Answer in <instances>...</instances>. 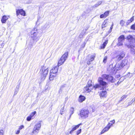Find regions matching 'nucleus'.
Returning <instances> with one entry per match:
<instances>
[{"label":"nucleus","instance_id":"obj_1","mask_svg":"<svg viewBox=\"0 0 135 135\" xmlns=\"http://www.w3.org/2000/svg\"><path fill=\"white\" fill-rule=\"evenodd\" d=\"M98 81L99 84H97L95 85H92L91 84L92 81L89 80L88 83L87 85L85 87L84 89V90L85 92L88 93L90 92L93 91L91 90L93 89L95 90L99 91V90H101L102 91H100V93H106L107 92V89H106L105 88H104L103 87L101 86H105L107 84V83L103 80V79L102 78H99L98 80Z\"/></svg>","mask_w":135,"mask_h":135},{"label":"nucleus","instance_id":"obj_2","mask_svg":"<svg viewBox=\"0 0 135 135\" xmlns=\"http://www.w3.org/2000/svg\"><path fill=\"white\" fill-rule=\"evenodd\" d=\"M123 68L120 63H117L116 65L114 66L113 67V65H110L108 70L109 71L110 73L113 74L115 71V69L117 70H118Z\"/></svg>","mask_w":135,"mask_h":135},{"label":"nucleus","instance_id":"obj_3","mask_svg":"<svg viewBox=\"0 0 135 135\" xmlns=\"http://www.w3.org/2000/svg\"><path fill=\"white\" fill-rule=\"evenodd\" d=\"M49 70L47 68L44 66H42L40 71V73L41 75V79L44 80L45 79L48 73Z\"/></svg>","mask_w":135,"mask_h":135},{"label":"nucleus","instance_id":"obj_4","mask_svg":"<svg viewBox=\"0 0 135 135\" xmlns=\"http://www.w3.org/2000/svg\"><path fill=\"white\" fill-rule=\"evenodd\" d=\"M89 112L88 109L83 108L80 111L78 115L82 119H85L87 118Z\"/></svg>","mask_w":135,"mask_h":135},{"label":"nucleus","instance_id":"obj_5","mask_svg":"<svg viewBox=\"0 0 135 135\" xmlns=\"http://www.w3.org/2000/svg\"><path fill=\"white\" fill-rule=\"evenodd\" d=\"M32 38L35 41H38L40 37L38 35V33L37 32V30L36 27H35L32 30L31 32Z\"/></svg>","mask_w":135,"mask_h":135},{"label":"nucleus","instance_id":"obj_6","mask_svg":"<svg viewBox=\"0 0 135 135\" xmlns=\"http://www.w3.org/2000/svg\"><path fill=\"white\" fill-rule=\"evenodd\" d=\"M68 56V52H65L62 56L58 62V65L59 66H60L64 63L67 59Z\"/></svg>","mask_w":135,"mask_h":135},{"label":"nucleus","instance_id":"obj_7","mask_svg":"<svg viewBox=\"0 0 135 135\" xmlns=\"http://www.w3.org/2000/svg\"><path fill=\"white\" fill-rule=\"evenodd\" d=\"M68 56V52H65L62 56L58 62V65L59 66H60L64 63L67 59Z\"/></svg>","mask_w":135,"mask_h":135},{"label":"nucleus","instance_id":"obj_8","mask_svg":"<svg viewBox=\"0 0 135 135\" xmlns=\"http://www.w3.org/2000/svg\"><path fill=\"white\" fill-rule=\"evenodd\" d=\"M41 126V123L39 122L34 126L32 134H37L39 132Z\"/></svg>","mask_w":135,"mask_h":135},{"label":"nucleus","instance_id":"obj_9","mask_svg":"<svg viewBox=\"0 0 135 135\" xmlns=\"http://www.w3.org/2000/svg\"><path fill=\"white\" fill-rule=\"evenodd\" d=\"M102 77L103 78L106 79L107 80L111 83H113L115 81V79L110 75L104 74L102 75Z\"/></svg>","mask_w":135,"mask_h":135},{"label":"nucleus","instance_id":"obj_10","mask_svg":"<svg viewBox=\"0 0 135 135\" xmlns=\"http://www.w3.org/2000/svg\"><path fill=\"white\" fill-rule=\"evenodd\" d=\"M16 12L17 16L18 17L20 14L24 16L26 15V13L23 9H18L16 10Z\"/></svg>","mask_w":135,"mask_h":135},{"label":"nucleus","instance_id":"obj_11","mask_svg":"<svg viewBox=\"0 0 135 135\" xmlns=\"http://www.w3.org/2000/svg\"><path fill=\"white\" fill-rule=\"evenodd\" d=\"M124 56L125 54H124V52L123 51L122 52L117 56L116 57V59L117 60V61H119L122 59Z\"/></svg>","mask_w":135,"mask_h":135},{"label":"nucleus","instance_id":"obj_12","mask_svg":"<svg viewBox=\"0 0 135 135\" xmlns=\"http://www.w3.org/2000/svg\"><path fill=\"white\" fill-rule=\"evenodd\" d=\"M82 124L81 123H80L76 126H72L71 130L70 131V134H72L73 132L77 128H78L79 126Z\"/></svg>","mask_w":135,"mask_h":135},{"label":"nucleus","instance_id":"obj_13","mask_svg":"<svg viewBox=\"0 0 135 135\" xmlns=\"http://www.w3.org/2000/svg\"><path fill=\"white\" fill-rule=\"evenodd\" d=\"M126 39L128 40L130 43H132V41L134 42L135 41V39L133 38L132 36L130 35L128 36Z\"/></svg>","mask_w":135,"mask_h":135},{"label":"nucleus","instance_id":"obj_14","mask_svg":"<svg viewBox=\"0 0 135 135\" xmlns=\"http://www.w3.org/2000/svg\"><path fill=\"white\" fill-rule=\"evenodd\" d=\"M59 66H56L54 67L52 69L50 70V73H55L56 74L58 71V68Z\"/></svg>","mask_w":135,"mask_h":135},{"label":"nucleus","instance_id":"obj_15","mask_svg":"<svg viewBox=\"0 0 135 135\" xmlns=\"http://www.w3.org/2000/svg\"><path fill=\"white\" fill-rule=\"evenodd\" d=\"M86 99L85 97L82 95H80L79 97L78 101L80 103L84 101Z\"/></svg>","mask_w":135,"mask_h":135},{"label":"nucleus","instance_id":"obj_16","mask_svg":"<svg viewBox=\"0 0 135 135\" xmlns=\"http://www.w3.org/2000/svg\"><path fill=\"white\" fill-rule=\"evenodd\" d=\"M74 109L73 107H71L70 109V112L69 113L70 114V116L69 119L71 118V115L74 113Z\"/></svg>","mask_w":135,"mask_h":135},{"label":"nucleus","instance_id":"obj_17","mask_svg":"<svg viewBox=\"0 0 135 135\" xmlns=\"http://www.w3.org/2000/svg\"><path fill=\"white\" fill-rule=\"evenodd\" d=\"M38 41H35L34 40L32 39V40L30 41L29 45L31 46H33V45H35Z\"/></svg>","mask_w":135,"mask_h":135},{"label":"nucleus","instance_id":"obj_18","mask_svg":"<svg viewBox=\"0 0 135 135\" xmlns=\"http://www.w3.org/2000/svg\"><path fill=\"white\" fill-rule=\"evenodd\" d=\"M110 128V127L108 126V125L102 131L101 133H104L105 132L107 131Z\"/></svg>","mask_w":135,"mask_h":135},{"label":"nucleus","instance_id":"obj_19","mask_svg":"<svg viewBox=\"0 0 135 135\" xmlns=\"http://www.w3.org/2000/svg\"><path fill=\"white\" fill-rule=\"evenodd\" d=\"M66 86L65 84H64L61 85L60 87V89L59 90V93L60 92H64L63 91L64 89V88H65Z\"/></svg>","mask_w":135,"mask_h":135},{"label":"nucleus","instance_id":"obj_20","mask_svg":"<svg viewBox=\"0 0 135 135\" xmlns=\"http://www.w3.org/2000/svg\"><path fill=\"white\" fill-rule=\"evenodd\" d=\"M8 19L7 17V16L4 15L3 16L1 21L3 23H5L6 22V20Z\"/></svg>","mask_w":135,"mask_h":135},{"label":"nucleus","instance_id":"obj_21","mask_svg":"<svg viewBox=\"0 0 135 135\" xmlns=\"http://www.w3.org/2000/svg\"><path fill=\"white\" fill-rule=\"evenodd\" d=\"M128 62V60H122L121 64L123 68L124 66L126 65Z\"/></svg>","mask_w":135,"mask_h":135},{"label":"nucleus","instance_id":"obj_22","mask_svg":"<svg viewBox=\"0 0 135 135\" xmlns=\"http://www.w3.org/2000/svg\"><path fill=\"white\" fill-rule=\"evenodd\" d=\"M108 19L105 20L104 22H103V24L102 25V28L105 27L107 25V23Z\"/></svg>","mask_w":135,"mask_h":135},{"label":"nucleus","instance_id":"obj_23","mask_svg":"<svg viewBox=\"0 0 135 135\" xmlns=\"http://www.w3.org/2000/svg\"><path fill=\"white\" fill-rule=\"evenodd\" d=\"M134 20V17H132L130 20L127 21L126 22V25L127 26L128 25L129 23H131Z\"/></svg>","mask_w":135,"mask_h":135},{"label":"nucleus","instance_id":"obj_24","mask_svg":"<svg viewBox=\"0 0 135 135\" xmlns=\"http://www.w3.org/2000/svg\"><path fill=\"white\" fill-rule=\"evenodd\" d=\"M95 57V54H94L93 55L90 56V59H89L88 60H90L91 62L93 61L94 60V58Z\"/></svg>","mask_w":135,"mask_h":135},{"label":"nucleus","instance_id":"obj_25","mask_svg":"<svg viewBox=\"0 0 135 135\" xmlns=\"http://www.w3.org/2000/svg\"><path fill=\"white\" fill-rule=\"evenodd\" d=\"M115 121L114 120H112L110 121L107 125L108 126H110V127L112 126L113 124L115 123Z\"/></svg>","mask_w":135,"mask_h":135},{"label":"nucleus","instance_id":"obj_26","mask_svg":"<svg viewBox=\"0 0 135 135\" xmlns=\"http://www.w3.org/2000/svg\"><path fill=\"white\" fill-rule=\"evenodd\" d=\"M108 43V40H106L103 43V44L102 45V46L101 47V49H104V48L107 44Z\"/></svg>","mask_w":135,"mask_h":135},{"label":"nucleus","instance_id":"obj_27","mask_svg":"<svg viewBox=\"0 0 135 135\" xmlns=\"http://www.w3.org/2000/svg\"><path fill=\"white\" fill-rule=\"evenodd\" d=\"M107 93H100L99 96L101 98H106L107 97Z\"/></svg>","mask_w":135,"mask_h":135},{"label":"nucleus","instance_id":"obj_28","mask_svg":"<svg viewBox=\"0 0 135 135\" xmlns=\"http://www.w3.org/2000/svg\"><path fill=\"white\" fill-rule=\"evenodd\" d=\"M56 76V74H55L54 75H52V73L50 74V76H49V79L50 80H53L54 78Z\"/></svg>","mask_w":135,"mask_h":135},{"label":"nucleus","instance_id":"obj_29","mask_svg":"<svg viewBox=\"0 0 135 135\" xmlns=\"http://www.w3.org/2000/svg\"><path fill=\"white\" fill-rule=\"evenodd\" d=\"M127 95H124L123 96H122L121 98V99L119 101V102L120 103L122 101L124 100V99H125L127 98Z\"/></svg>","mask_w":135,"mask_h":135},{"label":"nucleus","instance_id":"obj_30","mask_svg":"<svg viewBox=\"0 0 135 135\" xmlns=\"http://www.w3.org/2000/svg\"><path fill=\"white\" fill-rule=\"evenodd\" d=\"M36 111H35L32 112L30 115V116L33 119L34 118V116L36 114Z\"/></svg>","mask_w":135,"mask_h":135},{"label":"nucleus","instance_id":"obj_31","mask_svg":"<svg viewBox=\"0 0 135 135\" xmlns=\"http://www.w3.org/2000/svg\"><path fill=\"white\" fill-rule=\"evenodd\" d=\"M102 3V1H98L95 5H94V7H98Z\"/></svg>","mask_w":135,"mask_h":135},{"label":"nucleus","instance_id":"obj_32","mask_svg":"<svg viewBox=\"0 0 135 135\" xmlns=\"http://www.w3.org/2000/svg\"><path fill=\"white\" fill-rule=\"evenodd\" d=\"M135 101V97L129 103L128 106L131 105Z\"/></svg>","mask_w":135,"mask_h":135},{"label":"nucleus","instance_id":"obj_33","mask_svg":"<svg viewBox=\"0 0 135 135\" xmlns=\"http://www.w3.org/2000/svg\"><path fill=\"white\" fill-rule=\"evenodd\" d=\"M125 45L128 48H131L132 47V44H131L130 43L129 44H126Z\"/></svg>","mask_w":135,"mask_h":135},{"label":"nucleus","instance_id":"obj_34","mask_svg":"<svg viewBox=\"0 0 135 135\" xmlns=\"http://www.w3.org/2000/svg\"><path fill=\"white\" fill-rule=\"evenodd\" d=\"M49 25L47 23H46L44 26L43 28L45 29L49 27Z\"/></svg>","mask_w":135,"mask_h":135},{"label":"nucleus","instance_id":"obj_35","mask_svg":"<svg viewBox=\"0 0 135 135\" xmlns=\"http://www.w3.org/2000/svg\"><path fill=\"white\" fill-rule=\"evenodd\" d=\"M131 53L133 54H135V50L133 48H132V47H131Z\"/></svg>","mask_w":135,"mask_h":135},{"label":"nucleus","instance_id":"obj_36","mask_svg":"<svg viewBox=\"0 0 135 135\" xmlns=\"http://www.w3.org/2000/svg\"><path fill=\"white\" fill-rule=\"evenodd\" d=\"M125 22L123 20H122L120 21V25L122 26H123L124 25Z\"/></svg>","mask_w":135,"mask_h":135},{"label":"nucleus","instance_id":"obj_37","mask_svg":"<svg viewBox=\"0 0 135 135\" xmlns=\"http://www.w3.org/2000/svg\"><path fill=\"white\" fill-rule=\"evenodd\" d=\"M109 13V11H107L105 12L104 13L105 16V17H107Z\"/></svg>","mask_w":135,"mask_h":135},{"label":"nucleus","instance_id":"obj_38","mask_svg":"<svg viewBox=\"0 0 135 135\" xmlns=\"http://www.w3.org/2000/svg\"><path fill=\"white\" fill-rule=\"evenodd\" d=\"M107 59V56H105L104 57L103 62L104 64L106 62Z\"/></svg>","mask_w":135,"mask_h":135},{"label":"nucleus","instance_id":"obj_39","mask_svg":"<svg viewBox=\"0 0 135 135\" xmlns=\"http://www.w3.org/2000/svg\"><path fill=\"white\" fill-rule=\"evenodd\" d=\"M32 119H33L30 116H28L27 118V121H30Z\"/></svg>","mask_w":135,"mask_h":135},{"label":"nucleus","instance_id":"obj_40","mask_svg":"<svg viewBox=\"0 0 135 135\" xmlns=\"http://www.w3.org/2000/svg\"><path fill=\"white\" fill-rule=\"evenodd\" d=\"M131 28L134 30H135V23L131 26Z\"/></svg>","mask_w":135,"mask_h":135},{"label":"nucleus","instance_id":"obj_41","mask_svg":"<svg viewBox=\"0 0 135 135\" xmlns=\"http://www.w3.org/2000/svg\"><path fill=\"white\" fill-rule=\"evenodd\" d=\"M84 35V33H83L81 32V33L80 34L79 37L80 38H81L83 37Z\"/></svg>","mask_w":135,"mask_h":135},{"label":"nucleus","instance_id":"obj_42","mask_svg":"<svg viewBox=\"0 0 135 135\" xmlns=\"http://www.w3.org/2000/svg\"><path fill=\"white\" fill-rule=\"evenodd\" d=\"M81 129H79L78 130V131H77V132H76L77 135H78L79 134H80L81 133Z\"/></svg>","mask_w":135,"mask_h":135},{"label":"nucleus","instance_id":"obj_43","mask_svg":"<svg viewBox=\"0 0 135 135\" xmlns=\"http://www.w3.org/2000/svg\"><path fill=\"white\" fill-rule=\"evenodd\" d=\"M86 43V42H84V43L81 45V47L82 48H84V47H85Z\"/></svg>","mask_w":135,"mask_h":135},{"label":"nucleus","instance_id":"obj_44","mask_svg":"<svg viewBox=\"0 0 135 135\" xmlns=\"http://www.w3.org/2000/svg\"><path fill=\"white\" fill-rule=\"evenodd\" d=\"M121 39H122L123 40H124V36L123 35L120 36L119 38Z\"/></svg>","mask_w":135,"mask_h":135},{"label":"nucleus","instance_id":"obj_45","mask_svg":"<svg viewBox=\"0 0 135 135\" xmlns=\"http://www.w3.org/2000/svg\"><path fill=\"white\" fill-rule=\"evenodd\" d=\"M123 45V43L121 42H118V43L117 44V45L118 46H119L121 45Z\"/></svg>","mask_w":135,"mask_h":135},{"label":"nucleus","instance_id":"obj_46","mask_svg":"<svg viewBox=\"0 0 135 135\" xmlns=\"http://www.w3.org/2000/svg\"><path fill=\"white\" fill-rule=\"evenodd\" d=\"M64 112V108H62L60 111V113L61 114H62Z\"/></svg>","mask_w":135,"mask_h":135},{"label":"nucleus","instance_id":"obj_47","mask_svg":"<svg viewBox=\"0 0 135 135\" xmlns=\"http://www.w3.org/2000/svg\"><path fill=\"white\" fill-rule=\"evenodd\" d=\"M24 127V126L23 125H22L21 126H20L19 128V130H21L22 129V128H23Z\"/></svg>","mask_w":135,"mask_h":135},{"label":"nucleus","instance_id":"obj_48","mask_svg":"<svg viewBox=\"0 0 135 135\" xmlns=\"http://www.w3.org/2000/svg\"><path fill=\"white\" fill-rule=\"evenodd\" d=\"M4 43L3 42L2 43L1 45H0V48H3L4 45Z\"/></svg>","mask_w":135,"mask_h":135},{"label":"nucleus","instance_id":"obj_49","mask_svg":"<svg viewBox=\"0 0 135 135\" xmlns=\"http://www.w3.org/2000/svg\"><path fill=\"white\" fill-rule=\"evenodd\" d=\"M104 17H105V16L104 13L100 15V18H103Z\"/></svg>","mask_w":135,"mask_h":135},{"label":"nucleus","instance_id":"obj_50","mask_svg":"<svg viewBox=\"0 0 135 135\" xmlns=\"http://www.w3.org/2000/svg\"><path fill=\"white\" fill-rule=\"evenodd\" d=\"M3 131L2 130H1L0 131V135H3Z\"/></svg>","mask_w":135,"mask_h":135},{"label":"nucleus","instance_id":"obj_51","mask_svg":"<svg viewBox=\"0 0 135 135\" xmlns=\"http://www.w3.org/2000/svg\"><path fill=\"white\" fill-rule=\"evenodd\" d=\"M123 40L122 39H121L119 38H118V42H122V41Z\"/></svg>","mask_w":135,"mask_h":135},{"label":"nucleus","instance_id":"obj_52","mask_svg":"<svg viewBox=\"0 0 135 135\" xmlns=\"http://www.w3.org/2000/svg\"><path fill=\"white\" fill-rule=\"evenodd\" d=\"M91 109H92V111L93 112H94L95 110V108L94 107L92 108Z\"/></svg>","mask_w":135,"mask_h":135},{"label":"nucleus","instance_id":"obj_53","mask_svg":"<svg viewBox=\"0 0 135 135\" xmlns=\"http://www.w3.org/2000/svg\"><path fill=\"white\" fill-rule=\"evenodd\" d=\"M91 61H90V60H88V61L87 62V64L88 65H89L90 64V62Z\"/></svg>","mask_w":135,"mask_h":135},{"label":"nucleus","instance_id":"obj_54","mask_svg":"<svg viewBox=\"0 0 135 135\" xmlns=\"http://www.w3.org/2000/svg\"><path fill=\"white\" fill-rule=\"evenodd\" d=\"M20 133V130H19V129L16 132V134H19Z\"/></svg>","mask_w":135,"mask_h":135},{"label":"nucleus","instance_id":"obj_55","mask_svg":"<svg viewBox=\"0 0 135 135\" xmlns=\"http://www.w3.org/2000/svg\"><path fill=\"white\" fill-rule=\"evenodd\" d=\"M19 89L17 88H16L15 90V93L16 92H18V91Z\"/></svg>","mask_w":135,"mask_h":135},{"label":"nucleus","instance_id":"obj_56","mask_svg":"<svg viewBox=\"0 0 135 135\" xmlns=\"http://www.w3.org/2000/svg\"><path fill=\"white\" fill-rule=\"evenodd\" d=\"M20 84H19L18 85H17L16 86V88L19 89V88L20 87Z\"/></svg>","mask_w":135,"mask_h":135},{"label":"nucleus","instance_id":"obj_57","mask_svg":"<svg viewBox=\"0 0 135 135\" xmlns=\"http://www.w3.org/2000/svg\"><path fill=\"white\" fill-rule=\"evenodd\" d=\"M69 131L68 132H65V134L66 135H69V134H70V132L69 133Z\"/></svg>","mask_w":135,"mask_h":135},{"label":"nucleus","instance_id":"obj_58","mask_svg":"<svg viewBox=\"0 0 135 135\" xmlns=\"http://www.w3.org/2000/svg\"><path fill=\"white\" fill-rule=\"evenodd\" d=\"M112 30H111L110 29L108 31V32L109 33H110L112 32Z\"/></svg>","mask_w":135,"mask_h":135},{"label":"nucleus","instance_id":"obj_59","mask_svg":"<svg viewBox=\"0 0 135 135\" xmlns=\"http://www.w3.org/2000/svg\"><path fill=\"white\" fill-rule=\"evenodd\" d=\"M51 73H50V74H51ZM52 75H54L55 74H56L55 73H52Z\"/></svg>","mask_w":135,"mask_h":135},{"label":"nucleus","instance_id":"obj_60","mask_svg":"<svg viewBox=\"0 0 135 135\" xmlns=\"http://www.w3.org/2000/svg\"><path fill=\"white\" fill-rule=\"evenodd\" d=\"M113 28V27H112V26H111V27H110V29L111 30H112Z\"/></svg>","mask_w":135,"mask_h":135},{"label":"nucleus","instance_id":"obj_61","mask_svg":"<svg viewBox=\"0 0 135 135\" xmlns=\"http://www.w3.org/2000/svg\"><path fill=\"white\" fill-rule=\"evenodd\" d=\"M130 73H128V74H127V75H128V76H129V75H130Z\"/></svg>","mask_w":135,"mask_h":135},{"label":"nucleus","instance_id":"obj_62","mask_svg":"<svg viewBox=\"0 0 135 135\" xmlns=\"http://www.w3.org/2000/svg\"><path fill=\"white\" fill-rule=\"evenodd\" d=\"M38 20H39V19L38 18V20H37V23H37V22H38Z\"/></svg>","mask_w":135,"mask_h":135},{"label":"nucleus","instance_id":"obj_63","mask_svg":"<svg viewBox=\"0 0 135 135\" xmlns=\"http://www.w3.org/2000/svg\"><path fill=\"white\" fill-rule=\"evenodd\" d=\"M120 83V82H119V81L117 82V84H119V83Z\"/></svg>","mask_w":135,"mask_h":135},{"label":"nucleus","instance_id":"obj_64","mask_svg":"<svg viewBox=\"0 0 135 135\" xmlns=\"http://www.w3.org/2000/svg\"><path fill=\"white\" fill-rule=\"evenodd\" d=\"M113 23L112 25V26H112V27H113Z\"/></svg>","mask_w":135,"mask_h":135}]
</instances>
